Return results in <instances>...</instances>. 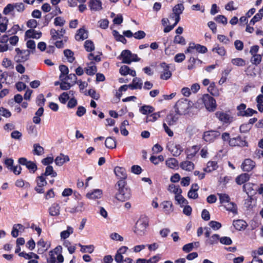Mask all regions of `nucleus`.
Here are the masks:
<instances>
[{
	"mask_svg": "<svg viewBox=\"0 0 263 263\" xmlns=\"http://www.w3.org/2000/svg\"><path fill=\"white\" fill-rule=\"evenodd\" d=\"M125 181L123 180H120L117 182L118 189L115 197L117 200L121 202L126 201L132 197L131 191L128 187L125 186Z\"/></svg>",
	"mask_w": 263,
	"mask_h": 263,
	"instance_id": "1",
	"label": "nucleus"
},
{
	"mask_svg": "<svg viewBox=\"0 0 263 263\" xmlns=\"http://www.w3.org/2000/svg\"><path fill=\"white\" fill-rule=\"evenodd\" d=\"M192 102L185 98L179 99L175 104L174 108L176 112L180 115L187 114L192 107Z\"/></svg>",
	"mask_w": 263,
	"mask_h": 263,
	"instance_id": "2",
	"label": "nucleus"
},
{
	"mask_svg": "<svg viewBox=\"0 0 263 263\" xmlns=\"http://www.w3.org/2000/svg\"><path fill=\"white\" fill-rule=\"evenodd\" d=\"M149 220L147 217L142 216L137 221L134 232L139 236H143L145 234L146 229L148 226Z\"/></svg>",
	"mask_w": 263,
	"mask_h": 263,
	"instance_id": "3",
	"label": "nucleus"
},
{
	"mask_svg": "<svg viewBox=\"0 0 263 263\" xmlns=\"http://www.w3.org/2000/svg\"><path fill=\"white\" fill-rule=\"evenodd\" d=\"M199 101L204 104L206 109L209 111L213 112L216 109L217 104L215 99L209 94L203 95Z\"/></svg>",
	"mask_w": 263,
	"mask_h": 263,
	"instance_id": "4",
	"label": "nucleus"
},
{
	"mask_svg": "<svg viewBox=\"0 0 263 263\" xmlns=\"http://www.w3.org/2000/svg\"><path fill=\"white\" fill-rule=\"evenodd\" d=\"M120 59L122 63L130 64L133 62H138L140 59L138 58L137 54L133 53L129 50H124L120 54Z\"/></svg>",
	"mask_w": 263,
	"mask_h": 263,
	"instance_id": "5",
	"label": "nucleus"
},
{
	"mask_svg": "<svg viewBox=\"0 0 263 263\" xmlns=\"http://www.w3.org/2000/svg\"><path fill=\"white\" fill-rule=\"evenodd\" d=\"M215 116L224 124H230L234 121V117L230 111H218L215 113Z\"/></svg>",
	"mask_w": 263,
	"mask_h": 263,
	"instance_id": "6",
	"label": "nucleus"
},
{
	"mask_svg": "<svg viewBox=\"0 0 263 263\" xmlns=\"http://www.w3.org/2000/svg\"><path fill=\"white\" fill-rule=\"evenodd\" d=\"M15 51L16 53L14 60L16 62H24L28 60L31 51L29 50H21L16 48Z\"/></svg>",
	"mask_w": 263,
	"mask_h": 263,
	"instance_id": "7",
	"label": "nucleus"
},
{
	"mask_svg": "<svg viewBox=\"0 0 263 263\" xmlns=\"http://www.w3.org/2000/svg\"><path fill=\"white\" fill-rule=\"evenodd\" d=\"M195 51H196L198 53H205L207 52V48L200 44H195L194 43H190L189 44V47L185 51V53H194Z\"/></svg>",
	"mask_w": 263,
	"mask_h": 263,
	"instance_id": "8",
	"label": "nucleus"
},
{
	"mask_svg": "<svg viewBox=\"0 0 263 263\" xmlns=\"http://www.w3.org/2000/svg\"><path fill=\"white\" fill-rule=\"evenodd\" d=\"M160 78L162 80H167L169 79L172 74L170 70V65L165 62L161 63L160 64Z\"/></svg>",
	"mask_w": 263,
	"mask_h": 263,
	"instance_id": "9",
	"label": "nucleus"
},
{
	"mask_svg": "<svg viewBox=\"0 0 263 263\" xmlns=\"http://www.w3.org/2000/svg\"><path fill=\"white\" fill-rule=\"evenodd\" d=\"M220 133L217 130H210L204 133L203 139L207 142H213L219 137Z\"/></svg>",
	"mask_w": 263,
	"mask_h": 263,
	"instance_id": "10",
	"label": "nucleus"
},
{
	"mask_svg": "<svg viewBox=\"0 0 263 263\" xmlns=\"http://www.w3.org/2000/svg\"><path fill=\"white\" fill-rule=\"evenodd\" d=\"M167 148L172 155L178 157L183 152V148L180 144L170 142L167 145Z\"/></svg>",
	"mask_w": 263,
	"mask_h": 263,
	"instance_id": "11",
	"label": "nucleus"
},
{
	"mask_svg": "<svg viewBox=\"0 0 263 263\" xmlns=\"http://www.w3.org/2000/svg\"><path fill=\"white\" fill-rule=\"evenodd\" d=\"M36 182L37 185L35 187V191L38 193H43L44 190L43 187L47 184L46 178L44 175H41L36 178Z\"/></svg>",
	"mask_w": 263,
	"mask_h": 263,
	"instance_id": "12",
	"label": "nucleus"
},
{
	"mask_svg": "<svg viewBox=\"0 0 263 263\" xmlns=\"http://www.w3.org/2000/svg\"><path fill=\"white\" fill-rule=\"evenodd\" d=\"M18 163L20 164L25 165L30 172L34 173L37 170L36 165L32 161H28L25 158H20L18 159Z\"/></svg>",
	"mask_w": 263,
	"mask_h": 263,
	"instance_id": "13",
	"label": "nucleus"
},
{
	"mask_svg": "<svg viewBox=\"0 0 263 263\" xmlns=\"http://www.w3.org/2000/svg\"><path fill=\"white\" fill-rule=\"evenodd\" d=\"M229 145L231 146H247V142L243 139L240 136L231 138L229 140Z\"/></svg>",
	"mask_w": 263,
	"mask_h": 263,
	"instance_id": "14",
	"label": "nucleus"
},
{
	"mask_svg": "<svg viewBox=\"0 0 263 263\" xmlns=\"http://www.w3.org/2000/svg\"><path fill=\"white\" fill-rule=\"evenodd\" d=\"M255 166V162L251 159H246L241 164V167L243 171L250 172Z\"/></svg>",
	"mask_w": 263,
	"mask_h": 263,
	"instance_id": "15",
	"label": "nucleus"
},
{
	"mask_svg": "<svg viewBox=\"0 0 263 263\" xmlns=\"http://www.w3.org/2000/svg\"><path fill=\"white\" fill-rule=\"evenodd\" d=\"M256 184L248 182L243 185V189L248 195L253 196L256 193Z\"/></svg>",
	"mask_w": 263,
	"mask_h": 263,
	"instance_id": "16",
	"label": "nucleus"
},
{
	"mask_svg": "<svg viewBox=\"0 0 263 263\" xmlns=\"http://www.w3.org/2000/svg\"><path fill=\"white\" fill-rule=\"evenodd\" d=\"M50 32L52 39L57 40L64 37V35L66 33V30L64 28H61L60 30H56L54 28H52Z\"/></svg>",
	"mask_w": 263,
	"mask_h": 263,
	"instance_id": "17",
	"label": "nucleus"
},
{
	"mask_svg": "<svg viewBox=\"0 0 263 263\" xmlns=\"http://www.w3.org/2000/svg\"><path fill=\"white\" fill-rule=\"evenodd\" d=\"M103 195V192L100 189H94L88 192L86 195L87 198L90 200L100 199Z\"/></svg>",
	"mask_w": 263,
	"mask_h": 263,
	"instance_id": "18",
	"label": "nucleus"
},
{
	"mask_svg": "<svg viewBox=\"0 0 263 263\" xmlns=\"http://www.w3.org/2000/svg\"><path fill=\"white\" fill-rule=\"evenodd\" d=\"M200 149L198 145H194L192 147L187 148L185 150V154L186 155V159L189 160L193 159V158L197 154Z\"/></svg>",
	"mask_w": 263,
	"mask_h": 263,
	"instance_id": "19",
	"label": "nucleus"
},
{
	"mask_svg": "<svg viewBox=\"0 0 263 263\" xmlns=\"http://www.w3.org/2000/svg\"><path fill=\"white\" fill-rule=\"evenodd\" d=\"M88 6L91 11H98L102 9V2L100 0H90Z\"/></svg>",
	"mask_w": 263,
	"mask_h": 263,
	"instance_id": "20",
	"label": "nucleus"
},
{
	"mask_svg": "<svg viewBox=\"0 0 263 263\" xmlns=\"http://www.w3.org/2000/svg\"><path fill=\"white\" fill-rule=\"evenodd\" d=\"M50 246L43 239H40L37 242V252L39 254H42L46 251Z\"/></svg>",
	"mask_w": 263,
	"mask_h": 263,
	"instance_id": "21",
	"label": "nucleus"
},
{
	"mask_svg": "<svg viewBox=\"0 0 263 263\" xmlns=\"http://www.w3.org/2000/svg\"><path fill=\"white\" fill-rule=\"evenodd\" d=\"M120 73L122 76L129 74L132 77H136V72L135 70L131 69L128 66H122L119 70Z\"/></svg>",
	"mask_w": 263,
	"mask_h": 263,
	"instance_id": "22",
	"label": "nucleus"
},
{
	"mask_svg": "<svg viewBox=\"0 0 263 263\" xmlns=\"http://www.w3.org/2000/svg\"><path fill=\"white\" fill-rule=\"evenodd\" d=\"M48 212L51 216H58L60 214V206L58 203H54L48 209Z\"/></svg>",
	"mask_w": 263,
	"mask_h": 263,
	"instance_id": "23",
	"label": "nucleus"
},
{
	"mask_svg": "<svg viewBox=\"0 0 263 263\" xmlns=\"http://www.w3.org/2000/svg\"><path fill=\"white\" fill-rule=\"evenodd\" d=\"M143 83L141 79L135 77L133 79L132 83L129 84V88L132 90L141 89L142 87Z\"/></svg>",
	"mask_w": 263,
	"mask_h": 263,
	"instance_id": "24",
	"label": "nucleus"
},
{
	"mask_svg": "<svg viewBox=\"0 0 263 263\" xmlns=\"http://www.w3.org/2000/svg\"><path fill=\"white\" fill-rule=\"evenodd\" d=\"M199 189L198 185L197 183H194L192 185L190 191L188 192L187 196L189 198L197 199L198 197L197 191Z\"/></svg>",
	"mask_w": 263,
	"mask_h": 263,
	"instance_id": "25",
	"label": "nucleus"
},
{
	"mask_svg": "<svg viewBox=\"0 0 263 263\" xmlns=\"http://www.w3.org/2000/svg\"><path fill=\"white\" fill-rule=\"evenodd\" d=\"M116 175L121 180H124L127 177L125 169L123 167L117 166L114 169Z\"/></svg>",
	"mask_w": 263,
	"mask_h": 263,
	"instance_id": "26",
	"label": "nucleus"
},
{
	"mask_svg": "<svg viewBox=\"0 0 263 263\" xmlns=\"http://www.w3.org/2000/svg\"><path fill=\"white\" fill-rule=\"evenodd\" d=\"M194 164L188 160L182 161L180 164V167L181 169L188 172L193 171L194 169Z\"/></svg>",
	"mask_w": 263,
	"mask_h": 263,
	"instance_id": "27",
	"label": "nucleus"
},
{
	"mask_svg": "<svg viewBox=\"0 0 263 263\" xmlns=\"http://www.w3.org/2000/svg\"><path fill=\"white\" fill-rule=\"evenodd\" d=\"M52 251L50 252V257L48 259V263H62L64 261V257L61 254H59L55 257L52 254Z\"/></svg>",
	"mask_w": 263,
	"mask_h": 263,
	"instance_id": "28",
	"label": "nucleus"
},
{
	"mask_svg": "<svg viewBox=\"0 0 263 263\" xmlns=\"http://www.w3.org/2000/svg\"><path fill=\"white\" fill-rule=\"evenodd\" d=\"M24 229L25 228L22 224L20 223L15 224L12 227L11 235L12 237L16 238L18 236L19 232H23L24 231Z\"/></svg>",
	"mask_w": 263,
	"mask_h": 263,
	"instance_id": "29",
	"label": "nucleus"
},
{
	"mask_svg": "<svg viewBox=\"0 0 263 263\" xmlns=\"http://www.w3.org/2000/svg\"><path fill=\"white\" fill-rule=\"evenodd\" d=\"M223 206L227 211L232 212L234 215L237 214V206L235 203L230 201L223 204Z\"/></svg>",
	"mask_w": 263,
	"mask_h": 263,
	"instance_id": "30",
	"label": "nucleus"
},
{
	"mask_svg": "<svg viewBox=\"0 0 263 263\" xmlns=\"http://www.w3.org/2000/svg\"><path fill=\"white\" fill-rule=\"evenodd\" d=\"M69 161V158L68 156L61 154L59 156L56 157L54 162L57 165L62 166L65 162Z\"/></svg>",
	"mask_w": 263,
	"mask_h": 263,
	"instance_id": "31",
	"label": "nucleus"
},
{
	"mask_svg": "<svg viewBox=\"0 0 263 263\" xmlns=\"http://www.w3.org/2000/svg\"><path fill=\"white\" fill-rule=\"evenodd\" d=\"M233 225L234 228L238 231L245 229L247 226L246 222L241 219L234 220L233 222Z\"/></svg>",
	"mask_w": 263,
	"mask_h": 263,
	"instance_id": "32",
	"label": "nucleus"
},
{
	"mask_svg": "<svg viewBox=\"0 0 263 263\" xmlns=\"http://www.w3.org/2000/svg\"><path fill=\"white\" fill-rule=\"evenodd\" d=\"M218 167L217 162L215 161H210L207 163L206 167L204 168V172L207 173L212 172Z\"/></svg>",
	"mask_w": 263,
	"mask_h": 263,
	"instance_id": "33",
	"label": "nucleus"
},
{
	"mask_svg": "<svg viewBox=\"0 0 263 263\" xmlns=\"http://www.w3.org/2000/svg\"><path fill=\"white\" fill-rule=\"evenodd\" d=\"M88 37V32L83 28L78 30L77 33L76 34L75 39L77 41L84 40Z\"/></svg>",
	"mask_w": 263,
	"mask_h": 263,
	"instance_id": "34",
	"label": "nucleus"
},
{
	"mask_svg": "<svg viewBox=\"0 0 263 263\" xmlns=\"http://www.w3.org/2000/svg\"><path fill=\"white\" fill-rule=\"evenodd\" d=\"M250 175L247 173H243L236 178V182L239 184H242L247 182L250 179Z\"/></svg>",
	"mask_w": 263,
	"mask_h": 263,
	"instance_id": "35",
	"label": "nucleus"
},
{
	"mask_svg": "<svg viewBox=\"0 0 263 263\" xmlns=\"http://www.w3.org/2000/svg\"><path fill=\"white\" fill-rule=\"evenodd\" d=\"M178 117L173 113H170L167 115L165 121L170 126L174 125L178 120Z\"/></svg>",
	"mask_w": 263,
	"mask_h": 263,
	"instance_id": "36",
	"label": "nucleus"
},
{
	"mask_svg": "<svg viewBox=\"0 0 263 263\" xmlns=\"http://www.w3.org/2000/svg\"><path fill=\"white\" fill-rule=\"evenodd\" d=\"M59 69L61 73L60 76V80L61 81H67V76L69 72L68 67L65 65H62L60 66Z\"/></svg>",
	"mask_w": 263,
	"mask_h": 263,
	"instance_id": "37",
	"label": "nucleus"
},
{
	"mask_svg": "<svg viewBox=\"0 0 263 263\" xmlns=\"http://www.w3.org/2000/svg\"><path fill=\"white\" fill-rule=\"evenodd\" d=\"M14 9L13 3H9L4 8L3 13L6 15H13Z\"/></svg>",
	"mask_w": 263,
	"mask_h": 263,
	"instance_id": "38",
	"label": "nucleus"
},
{
	"mask_svg": "<svg viewBox=\"0 0 263 263\" xmlns=\"http://www.w3.org/2000/svg\"><path fill=\"white\" fill-rule=\"evenodd\" d=\"M86 73L89 76L95 74L97 72V67L95 63L92 62L87 64V66L85 68Z\"/></svg>",
	"mask_w": 263,
	"mask_h": 263,
	"instance_id": "39",
	"label": "nucleus"
},
{
	"mask_svg": "<svg viewBox=\"0 0 263 263\" xmlns=\"http://www.w3.org/2000/svg\"><path fill=\"white\" fill-rule=\"evenodd\" d=\"M73 233V228L71 226H67L66 230L63 231L60 233L61 239L65 240L68 238Z\"/></svg>",
	"mask_w": 263,
	"mask_h": 263,
	"instance_id": "40",
	"label": "nucleus"
},
{
	"mask_svg": "<svg viewBox=\"0 0 263 263\" xmlns=\"http://www.w3.org/2000/svg\"><path fill=\"white\" fill-rule=\"evenodd\" d=\"M41 32H37L34 30H28L25 32V35L26 36L29 38H34V39H39L41 36Z\"/></svg>",
	"mask_w": 263,
	"mask_h": 263,
	"instance_id": "41",
	"label": "nucleus"
},
{
	"mask_svg": "<svg viewBox=\"0 0 263 263\" xmlns=\"http://www.w3.org/2000/svg\"><path fill=\"white\" fill-rule=\"evenodd\" d=\"M18 255L21 257H24L26 259L31 260V259L34 258L36 260L39 258V256L33 252L27 253L25 252H22L18 254Z\"/></svg>",
	"mask_w": 263,
	"mask_h": 263,
	"instance_id": "42",
	"label": "nucleus"
},
{
	"mask_svg": "<svg viewBox=\"0 0 263 263\" xmlns=\"http://www.w3.org/2000/svg\"><path fill=\"white\" fill-rule=\"evenodd\" d=\"M168 191L170 193L174 194L175 196L182 193V190L180 187L173 184L169 185L168 187Z\"/></svg>",
	"mask_w": 263,
	"mask_h": 263,
	"instance_id": "43",
	"label": "nucleus"
},
{
	"mask_svg": "<svg viewBox=\"0 0 263 263\" xmlns=\"http://www.w3.org/2000/svg\"><path fill=\"white\" fill-rule=\"evenodd\" d=\"M165 164L168 167L173 169L178 166V161L174 158L167 159L165 161Z\"/></svg>",
	"mask_w": 263,
	"mask_h": 263,
	"instance_id": "44",
	"label": "nucleus"
},
{
	"mask_svg": "<svg viewBox=\"0 0 263 263\" xmlns=\"http://www.w3.org/2000/svg\"><path fill=\"white\" fill-rule=\"evenodd\" d=\"M33 153L34 155L37 156L42 155L44 153V148L41 146L39 144L35 143L33 146Z\"/></svg>",
	"mask_w": 263,
	"mask_h": 263,
	"instance_id": "45",
	"label": "nucleus"
},
{
	"mask_svg": "<svg viewBox=\"0 0 263 263\" xmlns=\"http://www.w3.org/2000/svg\"><path fill=\"white\" fill-rule=\"evenodd\" d=\"M105 145L106 147L112 149L116 147V142L113 138L109 137L106 139Z\"/></svg>",
	"mask_w": 263,
	"mask_h": 263,
	"instance_id": "46",
	"label": "nucleus"
},
{
	"mask_svg": "<svg viewBox=\"0 0 263 263\" xmlns=\"http://www.w3.org/2000/svg\"><path fill=\"white\" fill-rule=\"evenodd\" d=\"M231 63L236 66L243 67L246 65V61L242 58H237L231 60Z\"/></svg>",
	"mask_w": 263,
	"mask_h": 263,
	"instance_id": "47",
	"label": "nucleus"
},
{
	"mask_svg": "<svg viewBox=\"0 0 263 263\" xmlns=\"http://www.w3.org/2000/svg\"><path fill=\"white\" fill-rule=\"evenodd\" d=\"M78 245L81 247L80 251L82 253H91L94 251L95 247L93 245L84 246L81 243H79Z\"/></svg>",
	"mask_w": 263,
	"mask_h": 263,
	"instance_id": "48",
	"label": "nucleus"
},
{
	"mask_svg": "<svg viewBox=\"0 0 263 263\" xmlns=\"http://www.w3.org/2000/svg\"><path fill=\"white\" fill-rule=\"evenodd\" d=\"M42 175L44 176H51L52 177H55L57 175V173L53 171V167L50 165H48L45 170V172Z\"/></svg>",
	"mask_w": 263,
	"mask_h": 263,
	"instance_id": "49",
	"label": "nucleus"
},
{
	"mask_svg": "<svg viewBox=\"0 0 263 263\" xmlns=\"http://www.w3.org/2000/svg\"><path fill=\"white\" fill-rule=\"evenodd\" d=\"M140 112L143 115H147L154 111V109L153 107L149 105H143L140 109Z\"/></svg>",
	"mask_w": 263,
	"mask_h": 263,
	"instance_id": "50",
	"label": "nucleus"
},
{
	"mask_svg": "<svg viewBox=\"0 0 263 263\" xmlns=\"http://www.w3.org/2000/svg\"><path fill=\"white\" fill-rule=\"evenodd\" d=\"M247 108V105L244 103H241L240 105L237 106V115L238 117H244L245 111Z\"/></svg>",
	"mask_w": 263,
	"mask_h": 263,
	"instance_id": "51",
	"label": "nucleus"
},
{
	"mask_svg": "<svg viewBox=\"0 0 263 263\" xmlns=\"http://www.w3.org/2000/svg\"><path fill=\"white\" fill-rule=\"evenodd\" d=\"M159 118H160V112H156L147 116L145 119V122L148 123L149 122H155Z\"/></svg>",
	"mask_w": 263,
	"mask_h": 263,
	"instance_id": "52",
	"label": "nucleus"
},
{
	"mask_svg": "<svg viewBox=\"0 0 263 263\" xmlns=\"http://www.w3.org/2000/svg\"><path fill=\"white\" fill-rule=\"evenodd\" d=\"M262 60V57L261 54H256L252 55V57L250 59L251 63L255 65H259Z\"/></svg>",
	"mask_w": 263,
	"mask_h": 263,
	"instance_id": "53",
	"label": "nucleus"
},
{
	"mask_svg": "<svg viewBox=\"0 0 263 263\" xmlns=\"http://www.w3.org/2000/svg\"><path fill=\"white\" fill-rule=\"evenodd\" d=\"M113 35L114 36L116 40L118 41L121 42L123 44H126L127 40L123 35L120 34L118 31L114 30L112 31Z\"/></svg>",
	"mask_w": 263,
	"mask_h": 263,
	"instance_id": "54",
	"label": "nucleus"
},
{
	"mask_svg": "<svg viewBox=\"0 0 263 263\" xmlns=\"http://www.w3.org/2000/svg\"><path fill=\"white\" fill-rule=\"evenodd\" d=\"M173 43L175 44H179L183 46L186 44V41L182 36L177 35L174 37Z\"/></svg>",
	"mask_w": 263,
	"mask_h": 263,
	"instance_id": "55",
	"label": "nucleus"
},
{
	"mask_svg": "<svg viewBox=\"0 0 263 263\" xmlns=\"http://www.w3.org/2000/svg\"><path fill=\"white\" fill-rule=\"evenodd\" d=\"M213 52L217 53L220 56H223L226 53V50L223 47H220L218 45H216L212 49Z\"/></svg>",
	"mask_w": 263,
	"mask_h": 263,
	"instance_id": "56",
	"label": "nucleus"
},
{
	"mask_svg": "<svg viewBox=\"0 0 263 263\" xmlns=\"http://www.w3.org/2000/svg\"><path fill=\"white\" fill-rule=\"evenodd\" d=\"M175 200L177 201L178 203L180 205L181 207L188 203L187 200L185 199L181 194L175 196Z\"/></svg>",
	"mask_w": 263,
	"mask_h": 263,
	"instance_id": "57",
	"label": "nucleus"
},
{
	"mask_svg": "<svg viewBox=\"0 0 263 263\" xmlns=\"http://www.w3.org/2000/svg\"><path fill=\"white\" fill-rule=\"evenodd\" d=\"M184 9V6L182 4H179L175 5L173 9L174 15L181 14L182 13Z\"/></svg>",
	"mask_w": 263,
	"mask_h": 263,
	"instance_id": "58",
	"label": "nucleus"
},
{
	"mask_svg": "<svg viewBox=\"0 0 263 263\" xmlns=\"http://www.w3.org/2000/svg\"><path fill=\"white\" fill-rule=\"evenodd\" d=\"M220 202L223 205L230 201V198L228 194L219 193L218 194Z\"/></svg>",
	"mask_w": 263,
	"mask_h": 263,
	"instance_id": "59",
	"label": "nucleus"
},
{
	"mask_svg": "<svg viewBox=\"0 0 263 263\" xmlns=\"http://www.w3.org/2000/svg\"><path fill=\"white\" fill-rule=\"evenodd\" d=\"M84 47L88 52H91L95 49L93 43L90 40H87L84 43Z\"/></svg>",
	"mask_w": 263,
	"mask_h": 263,
	"instance_id": "60",
	"label": "nucleus"
},
{
	"mask_svg": "<svg viewBox=\"0 0 263 263\" xmlns=\"http://www.w3.org/2000/svg\"><path fill=\"white\" fill-rule=\"evenodd\" d=\"M64 54L65 56L67 58L68 62L70 63H72L74 60V58L73 57V52L69 50V49H66L64 51Z\"/></svg>",
	"mask_w": 263,
	"mask_h": 263,
	"instance_id": "61",
	"label": "nucleus"
},
{
	"mask_svg": "<svg viewBox=\"0 0 263 263\" xmlns=\"http://www.w3.org/2000/svg\"><path fill=\"white\" fill-rule=\"evenodd\" d=\"M219 239V235L214 234L206 240V242L210 245H213L217 243Z\"/></svg>",
	"mask_w": 263,
	"mask_h": 263,
	"instance_id": "62",
	"label": "nucleus"
},
{
	"mask_svg": "<svg viewBox=\"0 0 263 263\" xmlns=\"http://www.w3.org/2000/svg\"><path fill=\"white\" fill-rule=\"evenodd\" d=\"M66 23L65 19L61 16L56 17L54 20V25L55 26H63Z\"/></svg>",
	"mask_w": 263,
	"mask_h": 263,
	"instance_id": "63",
	"label": "nucleus"
},
{
	"mask_svg": "<svg viewBox=\"0 0 263 263\" xmlns=\"http://www.w3.org/2000/svg\"><path fill=\"white\" fill-rule=\"evenodd\" d=\"M163 208L166 213H170L173 211L172 204L170 201H164L162 203Z\"/></svg>",
	"mask_w": 263,
	"mask_h": 263,
	"instance_id": "64",
	"label": "nucleus"
}]
</instances>
